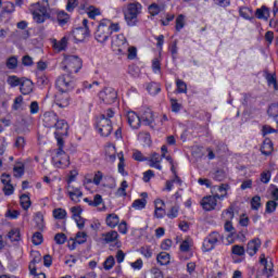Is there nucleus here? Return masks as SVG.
I'll return each mask as SVG.
<instances>
[{"label":"nucleus","instance_id":"1","mask_svg":"<svg viewBox=\"0 0 278 278\" xmlns=\"http://www.w3.org/2000/svg\"><path fill=\"white\" fill-rule=\"evenodd\" d=\"M142 14V4L140 2H131L127 5V9L124 11V18L128 27H136L140 22L138 16Z\"/></svg>","mask_w":278,"mask_h":278},{"label":"nucleus","instance_id":"2","mask_svg":"<svg viewBox=\"0 0 278 278\" xmlns=\"http://www.w3.org/2000/svg\"><path fill=\"white\" fill-rule=\"evenodd\" d=\"M30 12L33 14L34 21L38 24L45 23V21L51 18V12H49V8L40 2L30 5Z\"/></svg>","mask_w":278,"mask_h":278},{"label":"nucleus","instance_id":"3","mask_svg":"<svg viewBox=\"0 0 278 278\" xmlns=\"http://www.w3.org/2000/svg\"><path fill=\"white\" fill-rule=\"evenodd\" d=\"M111 36L112 30H110V23L108 22V18L101 20L94 33L97 42L103 45L110 40Z\"/></svg>","mask_w":278,"mask_h":278},{"label":"nucleus","instance_id":"4","mask_svg":"<svg viewBox=\"0 0 278 278\" xmlns=\"http://www.w3.org/2000/svg\"><path fill=\"white\" fill-rule=\"evenodd\" d=\"M55 88L59 92H71L75 89V78L71 74H64L56 78Z\"/></svg>","mask_w":278,"mask_h":278},{"label":"nucleus","instance_id":"5","mask_svg":"<svg viewBox=\"0 0 278 278\" xmlns=\"http://www.w3.org/2000/svg\"><path fill=\"white\" fill-rule=\"evenodd\" d=\"M64 144L59 146V149L55 151L54 155L52 156V164L56 168H68L71 166V159L68 154L64 152Z\"/></svg>","mask_w":278,"mask_h":278},{"label":"nucleus","instance_id":"6","mask_svg":"<svg viewBox=\"0 0 278 278\" xmlns=\"http://www.w3.org/2000/svg\"><path fill=\"white\" fill-rule=\"evenodd\" d=\"M112 49L116 55H127V51L129 50V42H127V38L125 35H116L112 40Z\"/></svg>","mask_w":278,"mask_h":278},{"label":"nucleus","instance_id":"7","mask_svg":"<svg viewBox=\"0 0 278 278\" xmlns=\"http://www.w3.org/2000/svg\"><path fill=\"white\" fill-rule=\"evenodd\" d=\"M222 240L223 237L218 231H212L204 238L202 243V251L204 253H208V251H214V249H216V245L220 244Z\"/></svg>","mask_w":278,"mask_h":278},{"label":"nucleus","instance_id":"8","mask_svg":"<svg viewBox=\"0 0 278 278\" xmlns=\"http://www.w3.org/2000/svg\"><path fill=\"white\" fill-rule=\"evenodd\" d=\"M63 64H64V71H67L70 75L79 73L83 66L81 59H79V56H76V55L66 56L63 61Z\"/></svg>","mask_w":278,"mask_h":278},{"label":"nucleus","instance_id":"9","mask_svg":"<svg viewBox=\"0 0 278 278\" xmlns=\"http://www.w3.org/2000/svg\"><path fill=\"white\" fill-rule=\"evenodd\" d=\"M96 128L103 138H108L113 131L112 121L106 118L105 115H100L97 118Z\"/></svg>","mask_w":278,"mask_h":278},{"label":"nucleus","instance_id":"10","mask_svg":"<svg viewBox=\"0 0 278 278\" xmlns=\"http://www.w3.org/2000/svg\"><path fill=\"white\" fill-rule=\"evenodd\" d=\"M54 136L58 141V147H62L64 144L63 136H68V123L65 119H59L56 121L54 125Z\"/></svg>","mask_w":278,"mask_h":278},{"label":"nucleus","instance_id":"11","mask_svg":"<svg viewBox=\"0 0 278 278\" xmlns=\"http://www.w3.org/2000/svg\"><path fill=\"white\" fill-rule=\"evenodd\" d=\"M99 99L106 105H112V103H115L116 99H118V93L116 92V89L106 87L99 92Z\"/></svg>","mask_w":278,"mask_h":278},{"label":"nucleus","instance_id":"12","mask_svg":"<svg viewBox=\"0 0 278 278\" xmlns=\"http://www.w3.org/2000/svg\"><path fill=\"white\" fill-rule=\"evenodd\" d=\"M223 199H225V195H206L201 200V206L205 212H212V210H216V205H218V200Z\"/></svg>","mask_w":278,"mask_h":278},{"label":"nucleus","instance_id":"13","mask_svg":"<svg viewBox=\"0 0 278 278\" xmlns=\"http://www.w3.org/2000/svg\"><path fill=\"white\" fill-rule=\"evenodd\" d=\"M90 36V28L88 27V20H83V27L73 30L74 40L77 42H84L86 38Z\"/></svg>","mask_w":278,"mask_h":278},{"label":"nucleus","instance_id":"14","mask_svg":"<svg viewBox=\"0 0 278 278\" xmlns=\"http://www.w3.org/2000/svg\"><path fill=\"white\" fill-rule=\"evenodd\" d=\"M54 103L62 110L68 108L71 105V94H68V91H59L54 97Z\"/></svg>","mask_w":278,"mask_h":278},{"label":"nucleus","instance_id":"15","mask_svg":"<svg viewBox=\"0 0 278 278\" xmlns=\"http://www.w3.org/2000/svg\"><path fill=\"white\" fill-rule=\"evenodd\" d=\"M59 118L60 117L55 114V112H53V111L46 112L42 115L43 126L48 127V129H53V127H55V123H58Z\"/></svg>","mask_w":278,"mask_h":278},{"label":"nucleus","instance_id":"16","mask_svg":"<svg viewBox=\"0 0 278 278\" xmlns=\"http://www.w3.org/2000/svg\"><path fill=\"white\" fill-rule=\"evenodd\" d=\"M126 119H127L129 127H131V129H140L141 119H140V116L138 115V113H136L134 111H128L126 113Z\"/></svg>","mask_w":278,"mask_h":278},{"label":"nucleus","instance_id":"17","mask_svg":"<svg viewBox=\"0 0 278 278\" xmlns=\"http://www.w3.org/2000/svg\"><path fill=\"white\" fill-rule=\"evenodd\" d=\"M260 264H262V266H264L263 269V275H265V277L270 278L273 277V271H274V264L273 261L266 260V255L265 254H261L260 256Z\"/></svg>","mask_w":278,"mask_h":278},{"label":"nucleus","instance_id":"18","mask_svg":"<svg viewBox=\"0 0 278 278\" xmlns=\"http://www.w3.org/2000/svg\"><path fill=\"white\" fill-rule=\"evenodd\" d=\"M67 194L74 203H79L81 201V197H84V192H81V189L77 187H73L71 185H67Z\"/></svg>","mask_w":278,"mask_h":278},{"label":"nucleus","instance_id":"19","mask_svg":"<svg viewBox=\"0 0 278 278\" xmlns=\"http://www.w3.org/2000/svg\"><path fill=\"white\" fill-rule=\"evenodd\" d=\"M260 247H262V241L260 239H252L248 242L245 253L250 255V257H253L260 251Z\"/></svg>","mask_w":278,"mask_h":278},{"label":"nucleus","instance_id":"20","mask_svg":"<svg viewBox=\"0 0 278 278\" xmlns=\"http://www.w3.org/2000/svg\"><path fill=\"white\" fill-rule=\"evenodd\" d=\"M155 210H154V216L155 218H163L166 216V210L164 208L166 206V203L162 199H156L154 201Z\"/></svg>","mask_w":278,"mask_h":278},{"label":"nucleus","instance_id":"21","mask_svg":"<svg viewBox=\"0 0 278 278\" xmlns=\"http://www.w3.org/2000/svg\"><path fill=\"white\" fill-rule=\"evenodd\" d=\"M149 166L151 168H156V170H162V157L157 152H153L150 157H148Z\"/></svg>","mask_w":278,"mask_h":278},{"label":"nucleus","instance_id":"22","mask_svg":"<svg viewBox=\"0 0 278 278\" xmlns=\"http://www.w3.org/2000/svg\"><path fill=\"white\" fill-rule=\"evenodd\" d=\"M273 151H275V146L273 144V140H270V138H265V140L261 146L262 155H266V157H268V155H273Z\"/></svg>","mask_w":278,"mask_h":278},{"label":"nucleus","instance_id":"23","mask_svg":"<svg viewBox=\"0 0 278 278\" xmlns=\"http://www.w3.org/2000/svg\"><path fill=\"white\" fill-rule=\"evenodd\" d=\"M140 119H141V123H143V125H148L149 127H151L153 123H155L153 111H151V109H146L142 112Z\"/></svg>","mask_w":278,"mask_h":278},{"label":"nucleus","instance_id":"24","mask_svg":"<svg viewBox=\"0 0 278 278\" xmlns=\"http://www.w3.org/2000/svg\"><path fill=\"white\" fill-rule=\"evenodd\" d=\"M102 242H104V244L118 242V232L116 230H111L109 232L102 233Z\"/></svg>","mask_w":278,"mask_h":278},{"label":"nucleus","instance_id":"25","mask_svg":"<svg viewBox=\"0 0 278 278\" xmlns=\"http://www.w3.org/2000/svg\"><path fill=\"white\" fill-rule=\"evenodd\" d=\"M118 223H121V218L118 215H116V213H111L105 218V224L111 229L118 227Z\"/></svg>","mask_w":278,"mask_h":278},{"label":"nucleus","instance_id":"26","mask_svg":"<svg viewBox=\"0 0 278 278\" xmlns=\"http://www.w3.org/2000/svg\"><path fill=\"white\" fill-rule=\"evenodd\" d=\"M141 197L142 199H137L132 202L131 207H134V210H144V207H147V197H149V194L142 192Z\"/></svg>","mask_w":278,"mask_h":278},{"label":"nucleus","instance_id":"27","mask_svg":"<svg viewBox=\"0 0 278 278\" xmlns=\"http://www.w3.org/2000/svg\"><path fill=\"white\" fill-rule=\"evenodd\" d=\"M20 86L22 94H31L34 92V83L30 79L23 80Z\"/></svg>","mask_w":278,"mask_h":278},{"label":"nucleus","instance_id":"28","mask_svg":"<svg viewBox=\"0 0 278 278\" xmlns=\"http://www.w3.org/2000/svg\"><path fill=\"white\" fill-rule=\"evenodd\" d=\"M255 16L261 21H268L270 17V9H268L266 5H263L262 8L256 9Z\"/></svg>","mask_w":278,"mask_h":278},{"label":"nucleus","instance_id":"29","mask_svg":"<svg viewBox=\"0 0 278 278\" xmlns=\"http://www.w3.org/2000/svg\"><path fill=\"white\" fill-rule=\"evenodd\" d=\"M56 21L61 27H64L68 21H71V15L66 11H59L56 13Z\"/></svg>","mask_w":278,"mask_h":278},{"label":"nucleus","instance_id":"30","mask_svg":"<svg viewBox=\"0 0 278 278\" xmlns=\"http://www.w3.org/2000/svg\"><path fill=\"white\" fill-rule=\"evenodd\" d=\"M52 216L53 218H55V220H66V216H68V213L66 212V210L59 207L52 211Z\"/></svg>","mask_w":278,"mask_h":278},{"label":"nucleus","instance_id":"31","mask_svg":"<svg viewBox=\"0 0 278 278\" xmlns=\"http://www.w3.org/2000/svg\"><path fill=\"white\" fill-rule=\"evenodd\" d=\"M156 262H159L161 266H168V264H170V254L167 252H161L156 256Z\"/></svg>","mask_w":278,"mask_h":278},{"label":"nucleus","instance_id":"32","mask_svg":"<svg viewBox=\"0 0 278 278\" xmlns=\"http://www.w3.org/2000/svg\"><path fill=\"white\" fill-rule=\"evenodd\" d=\"M84 202L88 203V205H90L91 207H99V205L103 203V198L101 197V194H96L93 197V200H90L89 198H85Z\"/></svg>","mask_w":278,"mask_h":278},{"label":"nucleus","instance_id":"33","mask_svg":"<svg viewBox=\"0 0 278 278\" xmlns=\"http://www.w3.org/2000/svg\"><path fill=\"white\" fill-rule=\"evenodd\" d=\"M138 140L142 142L143 147H151V134L141 131L138 134Z\"/></svg>","mask_w":278,"mask_h":278},{"label":"nucleus","instance_id":"34","mask_svg":"<svg viewBox=\"0 0 278 278\" xmlns=\"http://www.w3.org/2000/svg\"><path fill=\"white\" fill-rule=\"evenodd\" d=\"M265 79L268 86H273L274 90H278L277 76L275 74L265 72Z\"/></svg>","mask_w":278,"mask_h":278},{"label":"nucleus","instance_id":"35","mask_svg":"<svg viewBox=\"0 0 278 278\" xmlns=\"http://www.w3.org/2000/svg\"><path fill=\"white\" fill-rule=\"evenodd\" d=\"M147 90L149 94L155 97V94H160V92L162 91V87L157 83H150L147 86Z\"/></svg>","mask_w":278,"mask_h":278},{"label":"nucleus","instance_id":"36","mask_svg":"<svg viewBox=\"0 0 278 278\" xmlns=\"http://www.w3.org/2000/svg\"><path fill=\"white\" fill-rule=\"evenodd\" d=\"M86 14L94 21L97 16H101V10L97 9L94 5H90L86 9Z\"/></svg>","mask_w":278,"mask_h":278},{"label":"nucleus","instance_id":"37","mask_svg":"<svg viewBox=\"0 0 278 278\" xmlns=\"http://www.w3.org/2000/svg\"><path fill=\"white\" fill-rule=\"evenodd\" d=\"M86 90H91V92H97V90H99V81H93V83L84 81L83 92H86Z\"/></svg>","mask_w":278,"mask_h":278},{"label":"nucleus","instance_id":"38","mask_svg":"<svg viewBox=\"0 0 278 278\" xmlns=\"http://www.w3.org/2000/svg\"><path fill=\"white\" fill-rule=\"evenodd\" d=\"M239 14L242 18H245V21H251L253 17V11L247 7L239 8Z\"/></svg>","mask_w":278,"mask_h":278},{"label":"nucleus","instance_id":"39","mask_svg":"<svg viewBox=\"0 0 278 278\" xmlns=\"http://www.w3.org/2000/svg\"><path fill=\"white\" fill-rule=\"evenodd\" d=\"M102 180H103V173H101V170H98L93 176V180L86 178V184H94V186H100Z\"/></svg>","mask_w":278,"mask_h":278},{"label":"nucleus","instance_id":"40","mask_svg":"<svg viewBox=\"0 0 278 278\" xmlns=\"http://www.w3.org/2000/svg\"><path fill=\"white\" fill-rule=\"evenodd\" d=\"M34 220L38 229H45V215L41 212L35 214Z\"/></svg>","mask_w":278,"mask_h":278},{"label":"nucleus","instance_id":"41","mask_svg":"<svg viewBox=\"0 0 278 278\" xmlns=\"http://www.w3.org/2000/svg\"><path fill=\"white\" fill-rule=\"evenodd\" d=\"M8 238L11 240V242H18L21 240V229L13 228L10 230Z\"/></svg>","mask_w":278,"mask_h":278},{"label":"nucleus","instance_id":"42","mask_svg":"<svg viewBox=\"0 0 278 278\" xmlns=\"http://www.w3.org/2000/svg\"><path fill=\"white\" fill-rule=\"evenodd\" d=\"M179 41L175 39L168 47V51L172 54L173 60H177V55H179V47H177Z\"/></svg>","mask_w":278,"mask_h":278},{"label":"nucleus","instance_id":"43","mask_svg":"<svg viewBox=\"0 0 278 278\" xmlns=\"http://www.w3.org/2000/svg\"><path fill=\"white\" fill-rule=\"evenodd\" d=\"M250 205H251V210H254L255 212H257V210H260V207H262V197L254 195L251 199Z\"/></svg>","mask_w":278,"mask_h":278},{"label":"nucleus","instance_id":"44","mask_svg":"<svg viewBox=\"0 0 278 278\" xmlns=\"http://www.w3.org/2000/svg\"><path fill=\"white\" fill-rule=\"evenodd\" d=\"M176 31H181V29H184V27H186V15L184 14H179L176 17Z\"/></svg>","mask_w":278,"mask_h":278},{"label":"nucleus","instance_id":"45","mask_svg":"<svg viewBox=\"0 0 278 278\" xmlns=\"http://www.w3.org/2000/svg\"><path fill=\"white\" fill-rule=\"evenodd\" d=\"M66 45H68V39L66 37H63L60 41H55L53 43V48L56 51H64V49H66Z\"/></svg>","mask_w":278,"mask_h":278},{"label":"nucleus","instance_id":"46","mask_svg":"<svg viewBox=\"0 0 278 278\" xmlns=\"http://www.w3.org/2000/svg\"><path fill=\"white\" fill-rule=\"evenodd\" d=\"M20 203L24 210H29V207H31V200L29 199V195H27V194H22L20 197Z\"/></svg>","mask_w":278,"mask_h":278},{"label":"nucleus","instance_id":"47","mask_svg":"<svg viewBox=\"0 0 278 278\" xmlns=\"http://www.w3.org/2000/svg\"><path fill=\"white\" fill-rule=\"evenodd\" d=\"M129 188V184L127 180H123L121 187L117 189V197H127V189Z\"/></svg>","mask_w":278,"mask_h":278},{"label":"nucleus","instance_id":"48","mask_svg":"<svg viewBox=\"0 0 278 278\" xmlns=\"http://www.w3.org/2000/svg\"><path fill=\"white\" fill-rule=\"evenodd\" d=\"M140 253L146 260H151V257H153V249H151V245L140 248Z\"/></svg>","mask_w":278,"mask_h":278},{"label":"nucleus","instance_id":"49","mask_svg":"<svg viewBox=\"0 0 278 278\" xmlns=\"http://www.w3.org/2000/svg\"><path fill=\"white\" fill-rule=\"evenodd\" d=\"M277 205H278V203H277L276 200H269V201H267V202H266L265 212H266L267 214H273V213H275L276 210H277Z\"/></svg>","mask_w":278,"mask_h":278},{"label":"nucleus","instance_id":"50","mask_svg":"<svg viewBox=\"0 0 278 278\" xmlns=\"http://www.w3.org/2000/svg\"><path fill=\"white\" fill-rule=\"evenodd\" d=\"M7 83L9 86H11V88H16V86H21V84H23L18 76H9Z\"/></svg>","mask_w":278,"mask_h":278},{"label":"nucleus","instance_id":"51","mask_svg":"<svg viewBox=\"0 0 278 278\" xmlns=\"http://www.w3.org/2000/svg\"><path fill=\"white\" fill-rule=\"evenodd\" d=\"M177 91L179 94H186L188 92V85L181 79L176 80Z\"/></svg>","mask_w":278,"mask_h":278},{"label":"nucleus","instance_id":"52","mask_svg":"<svg viewBox=\"0 0 278 278\" xmlns=\"http://www.w3.org/2000/svg\"><path fill=\"white\" fill-rule=\"evenodd\" d=\"M148 10L151 16H157V14L162 12V7H160L157 3H152L149 5Z\"/></svg>","mask_w":278,"mask_h":278},{"label":"nucleus","instance_id":"53","mask_svg":"<svg viewBox=\"0 0 278 278\" xmlns=\"http://www.w3.org/2000/svg\"><path fill=\"white\" fill-rule=\"evenodd\" d=\"M114 264H116L114 256H109L103 263L104 270H112L114 268Z\"/></svg>","mask_w":278,"mask_h":278},{"label":"nucleus","instance_id":"54","mask_svg":"<svg viewBox=\"0 0 278 278\" xmlns=\"http://www.w3.org/2000/svg\"><path fill=\"white\" fill-rule=\"evenodd\" d=\"M18 66V59H16V56H10L7 60V68H9L10 71H14V68H16Z\"/></svg>","mask_w":278,"mask_h":278},{"label":"nucleus","instance_id":"55","mask_svg":"<svg viewBox=\"0 0 278 278\" xmlns=\"http://www.w3.org/2000/svg\"><path fill=\"white\" fill-rule=\"evenodd\" d=\"M231 253L233 255H238L239 257H242V255L247 253V250H244V247L236 244V245H232Z\"/></svg>","mask_w":278,"mask_h":278},{"label":"nucleus","instance_id":"56","mask_svg":"<svg viewBox=\"0 0 278 278\" xmlns=\"http://www.w3.org/2000/svg\"><path fill=\"white\" fill-rule=\"evenodd\" d=\"M267 114H268V116H271L273 118H277L278 117V102L277 103H273L268 108Z\"/></svg>","mask_w":278,"mask_h":278},{"label":"nucleus","instance_id":"57","mask_svg":"<svg viewBox=\"0 0 278 278\" xmlns=\"http://www.w3.org/2000/svg\"><path fill=\"white\" fill-rule=\"evenodd\" d=\"M88 240V235L84 231H79L76 233L75 241L77 244H84Z\"/></svg>","mask_w":278,"mask_h":278},{"label":"nucleus","instance_id":"58","mask_svg":"<svg viewBox=\"0 0 278 278\" xmlns=\"http://www.w3.org/2000/svg\"><path fill=\"white\" fill-rule=\"evenodd\" d=\"M233 206H230L228 210L223 212V218H225V220H233Z\"/></svg>","mask_w":278,"mask_h":278},{"label":"nucleus","instance_id":"59","mask_svg":"<svg viewBox=\"0 0 278 278\" xmlns=\"http://www.w3.org/2000/svg\"><path fill=\"white\" fill-rule=\"evenodd\" d=\"M167 218H177L179 216V207L177 205L172 206L169 212L166 214Z\"/></svg>","mask_w":278,"mask_h":278},{"label":"nucleus","instance_id":"60","mask_svg":"<svg viewBox=\"0 0 278 278\" xmlns=\"http://www.w3.org/2000/svg\"><path fill=\"white\" fill-rule=\"evenodd\" d=\"M270 177H273V174L270 173V170H265L261 173L262 184H270Z\"/></svg>","mask_w":278,"mask_h":278},{"label":"nucleus","instance_id":"61","mask_svg":"<svg viewBox=\"0 0 278 278\" xmlns=\"http://www.w3.org/2000/svg\"><path fill=\"white\" fill-rule=\"evenodd\" d=\"M277 132H278V130L273 128V127H270L269 125H264L262 127V136L263 137L268 136V134H277Z\"/></svg>","mask_w":278,"mask_h":278},{"label":"nucleus","instance_id":"62","mask_svg":"<svg viewBox=\"0 0 278 278\" xmlns=\"http://www.w3.org/2000/svg\"><path fill=\"white\" fill-rule=\"evenodd\" d=\"M213 179L215 181H223L225 179V170L223 169H217L215 173L212 174Z\"/></svg>","mask_w":278,"mask_h":278},{"label":"nucleus","instance_id":"63","mask_svg":"<svg viewBox=\"0 0 278 278\" xmlns=\"http://www.w3.org/2000/svg\"><path fill=\"white\" fill-rule=\"evenodd\" d=\"M79 5V2L77 0H67L66 10L68 12H74L75 8Z\"/></svg>","mask_w":278,"mask_h":278},{"label":"nucleus","instance_id":"64","mask_svg":"<svg viewBox=\"0 0 278 278\" xmlns=\"http://www.w3.org/2000/svg\"><path fill=\"white\" fill-rule=\"evenodd\" d=\"M42 240H43V238H42V233L41 232H35L33 235V244H35L36 247L40 245Z\"/></svg>","mask_w":278,"mask_h":278}]
</instances>
